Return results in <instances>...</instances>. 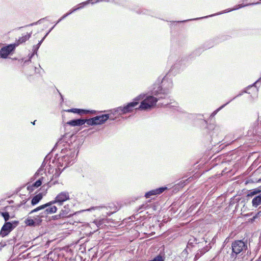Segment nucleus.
<instances>
[{
    "instance_id": "obj_24",
    "label": "nucleus",
    "mask_w": 261,
    "mask_h": 261,
    "mask_svg": "<svg viewBox=\"0 0 261 261\" xmlns=\"http://www.w3.org/2000/svg\"><path fill=\"white\" fill-rule=\"evenodd\" d=\"M25 223L29 226H33L35 224V222L32 219H27L25 220Z\"/></svg>"
},
{
    "instance_id": "obj_9",
    "label": "nucleus",
    "mask_w": 261,
    "mask_h": 261,
    "mask_svg": "<svg viewBox=\"0 0 261 261\" xmlns=\"http://www.w3.org/2000/svg\"><path fill=\"white\" fill-rule=\"evenodd\" d=\"M13 228L14 227L11 223H5L1 229L0 236L2 237L6 236L13 229Z\"/></svg>"
},
{
    "instance_id": "obj_33",
    "label": "nucleus",
    "mask_w": 261,
    "mask_h": 261,
    "mask_svg": "<svg viewBox=\"0 0 261 261\" xmlns=\"http://www.w3.org/2000/svg\"><path fill=\"white\" fill-rule=\"evenodd\" d=\"M93 0H89V1H91V3H92V4L94 3V2H93Z\"/></svg>"
},
{
    "instance_id": "obj_37",
    "label": "nucleus",
    "mask_w": 261,
    "mask_h": 261,
    "mask_svg": "<svg viewBox=\"0 0 261 261\" xmlns=\"http://www.w3.org/2000/svg\"><path fill=\"white\" fill-rule=\"evenodd\" d=\"M230 101H232V99H230V101H229L228 102V103H229V102H230Z\"/></svg>"
},
{
    "instance_id": "obj_3",
    "label": "nucleus",
    "mask_w": 261,
    "mask_h": 261,
    "mask_svg": "<svg viewBox=\"0 0 261 261\" xmlns=\"http://www.w3.org/2000/svg\"><path fill=\"white\" fill-rule=\"evenodd\" d=\"M70 199L69 193L67 191L61 192L59 193L55 198V200L48 202L46 204L40 205L37 208L31 210L30 214L37 212L40 210H44L47 206L51 205V204L58 203L59 205H62L63 202Z\"/></svg>"
},
{
    "instance_id": "obj_10",
    "label": "nucleus",
    "mask_w": 261,
    "mask_h": 261,
    "mask_svg": "<svg viewBox=\"0 0 261 261\" xmlns=\"http://www.w3.org/2000/svg\"><path fill=\"white\" fill-rule=\"evenodd\" d=\"M166 187H162L154 190H151L145 194L146 198H149L152 195H159L162 193L166 189Z\"/></svg>"
},
{
    "instance_id": "obj_19",
    "label": "nucleus",
    "mask_w": 261,
    "mask_h": 261,
    "mask_svg": "<svg viewBox=\"0 0 261 261\" xmlns=\"http://www.w3.org/2000/svg\"><path fill=\"white\" fill-rule=\"evenodd\" d=\"M123 107H118L117 108H116V109L114 110L113 111V113H112V115H122V114H125V113H123ZM113 117V116H112Z\"/></svg>"
},
{
    "instance_id": "obj_36",
    "label": "nucleus",
    "mask_w": 261,
    "mask_h": 261,
    "mask_svg": "<svg viewBox=\"0 0 261 261\" xmlns=\"http://www.w3.org/2000/svg\"><path fill=\"white\" fill-rule=\"evenodd\" d=\"M215 14H214V15H211V16H214Z\"/></svg>"
},
{
    "instance_id": "obj_28",
    "label": "nucleus",
    "mask_w": 261,
    "mask_h": 261,
    "mask_svg": "<svg viewBox=\"0 0 261 261\" xmlns=\"http://www.w3.org/2000/svg\"><path fill=\"white\" fill-rule=\"evenodd\" d=\"M15 240H10L9 242V244H13L14 243H15Z\"/></svg>"
},
{
    "instance_id": "obj_12",
    "label": "nucleus",
    "mask_w": 261,
    "mask_h": 261,
    "mask_svg": "<svg viewBox=\"0 0 261 261\" xmlns=\"http://www.w3.org/2000/svg\"><path fill=\"white\" fill-rule=\"evenodd\" d=\"M89 3V1H87L86 2H84L82 3H81L79 5L80 6L79 7H77L76 8L73 9L72 10H70L68 13L65 14L58 21V22H59L60 21H61L62 19L66 17L68 15H70L73 12L75 11L76 10L82 8L84 7L86 5L88 4Z\"/></svg>"
},
{
    "instance_id": "obj_1",
    "label": "nucleus",
    "mask_w": 261,
    "mask_h": 261,
    "mask_svg": "<svg viewBox=\"0 0 261 261\" xmlns=\"http://www.w3.org/2000/svg\"><path fill=\"white\" fill-rule=\"evenodd\" d=\"M164 89L161 88L159 90H157L153 92L154 94L158 97H154L152 96H148L144 98L141 102L138 109L141 110H148L153 108L156 104L158 99L165 98L167 94V90L171 89L172 87L171 82L167 81V79L164 77L162 82Z\"/></svg>"
},
{
    "instance_id": "obj_8",
    "label": "nucleus",
    "mask_w": 261,
    "mask_h": 261,
    "mask_svg": "<svg viewBox=\"0 0 261 261\" xmlns=\"http://www.w3.org/2000/svg\"><path fill=\"white\" fill-rule=\"evenodd\" d=\"M15 49L14 44H10L1 48L0 56L2 58H6Z\"/></svg>"
},
{
    "instance_id": "obj_34",
    "label": "nucleus",
    "mask_w": 261,
    "mask_h": 261,
    "mask_svg": "<svg viewBox=\"0 0 261 261\" xmlns=\"http://www.w3.org/2000/svg\"><path fill=\"white\" fill-rule=\"evenodd\" d=\"M241 95V94H238L236 97L239 96Z\"/></svg>"
},
{
    "instance_id": "obj_31",
    "label": "nucleus",
    "mask_w": 261,
    "mask_h": 261,
    "mask_svg": "<svg viewBox=\"0 0 261 261\" xmlns=\"http://www.w3.org/2000/svg\"><path fill=\"white\" fill-rule=\"evenodd\" d=\"M54 217H55V219H58L59 218H61L62 217H60L59 215L55 216Z\"/></svg>"
},
{
    "instance_id": "obj_22",
    "label": "nucleus",
    "mask_w": 261,
    "mask_h": 261,
    "mask_svg": "<svg viewBox=\"0 0 261 261\" xmlns=\"http://www.w3.org/2000/svg\"><path fill=\"white\" fill-rule=\"evenodd\" d=\"M103 219L96 220L93 223L97 227H100L103 223Z\"/></svg>"
},
{
    "instance_id": "obj_17",
    "label": "nucleus",
    "mask_w": 261,
    "mask_h": 261,
    "mask_svg": "<svg viewBox=\"0 0 261 261\" xmlns=\"http://www.w3.org/2000/svg\"><path fill=\"white\" fill-rule=\"evenodd\" d=\"M47 34H48V33H47V34L43 37V38L38 43V44L37 45V47H36L34 51V53L31 55V56L28 59H26V60H25L24 61L23 64H27L28 65V64H29L30 63V62H31L30 59L34 55V54H37V49H38V48L39 47L40 45H41V44L43 42V40L44 39L45 37H46V36Z\"/></svg>"
},
{
    "instance_id": "obj_38",
    "label": "nucleus",
    "mask_w": 261,
    "mask_h": 261,
    "mask_svg": "<svg viewBox=\"0 0 261 261\" xmlns=\"http://www.w3.org/2000/svg\"><path fill=\"white\" fill-rule=\"evenodd\" d=\"M259 80H261V77L259 79L258 81Z\"/></svg>"
},
{
    "instance_id": "obj_21",
    "label": "nucleus",
    "mask_w": 261,
    "mask_h": 261,
    "mask_svg": "<svg viewBox=\"0 0 261 261\" xmlns=\"http://www.w3.org/2000/svg\"><path fill=\"white\" fill-rule=\"evenodd\" d=\"M83 120L85 121V123H87L89 125H93L96 124L94 117L88 119H83Z\"/></svg>"
},
{
    "instance_id": "obj_16",
    "label": "nucleus",
    "mask_w": 261,
    "mask_h": 261,
    "mask_svg": "<svg viewBox=\"0 0 261 261\" xmlns=\"http://www.w3.org/2000/svg\"><path fill=\"white\" fill-rule=\"evenodd\" d=\"M31 35V33H26L22 37H19V39L17 40V45H18L20 44H22L23 42H25L30 38Z\"/></svg>"
},
{
    "instance_id": "obj_35",
    "label": "nucleus",
    "mask_w": 261,
    "mask_h": 261,
    "mask_svg": "<svg viewBox=\"0 0 261 261\" xmlns=\"http://www.w3.org/2000/svg\"><path fill=\"white\" fill-rule=\"evenodd\" d=\"M35 121H34L33 122H32V123H33V124H35Z\"/></svg>"
},
{
    "instance_id": "obj_25",
    "label": "nucleus",
    "mask_w": 261,
    "mask_h": 261,
    "mask_svg": "<svg viewBox=\"0 0 261 261\" xmlns=\"http://www.w3.org/2000/svg\"><path fill=\"white\" fill-rule=\"evenodd\" d=\"M228 103V102H227L226 103L222 105L221 107H220L219 108L217 109L216 111H215L212 114V115L214 116L217 114V113L221 109H222L223 108H224L226 105H227Z\"/></svg>"
},
{
    "instance_id": "obj_20",
    "label": "nucleus",
    "mask_w": 261,
    "mask_h": 261,
    "mask_svg": "<svg viewBox=\"0 0 261 261\" xmlns=\"http://www.w3.org/2000/svg\"><path fill=\"white\" fill-rule=\"evenodd\" d=\"M260 192V190H259L258 189H255L252 190H251L249 193L248 194V196L249 197H252V196H257L258 194H259Z\"/></svg>"
},
{
    "instance_id": "obj_27",
    "label": "nucleus",
    "mask_w": 261,
    "mask_h": 261,
    "mask_svg": "<svg viewBox=\"0 0 261 261\" xmlns=\"http://www.w3.org/2000/svg\"><path fill=\"white\" fill-rule=\"evenodd\" d=\"M61 143V140H60L59 141H58V142L56 144L57 147L59 146L60 145Z\"/></svg>"
},
{
    "instance_id": "obj_26",
    "label": "nucleus",
    "mask_w": 261,
    "mask_h": 261,
    "mask_svg": "<svg viewBox=\"0 0 261 261\" xmlns=\"http://www.w3.org/2000/svg\"><path fill=\"white\" fill-rule=\"evenodd\" d=\"M2 216L4 218L5 221H7L9 218V215L8 212H5L2 213Z\"/></svg>"
},
{
    "instance_id": "obj_7",
    "label": "nucleus",
    "mask_w": 261,
    "mask_h": 261,
    "mask_svg": "<svg viewBox=\"0 0 261 261\" xmlns=\"http://www.w3.org/2000/svg\"><path fill=\"white\" fill-rule=\"evenodd\" d=\"M96 125L101 124L105 123L108 119L114 120V118L112 116V113L103 114L94 117Z\"/></svg>"
},
{
    "instance_id": "obj_11",
    "label": "nucleus",
    "mask_w": 261,
    "mask_h": 261,
    "mask_svg": "<svg viewBox=\"0 0 261 261\" xmlns=\"http://www.w3.org/2000/svg\"><path fill=\"white\" fill-rule=\"evenodd\" d=\"M67 124H68L72 126H81L85 124L83 119H74L68 121Z\"/></svg>"
},
{
    "instance_id": "obj_30",
    "label": "nucleus",
    "mask_w": 261,
    "mask_h": 261,
    "mask_svg": "<svg viewBox=\"0 0 261 261\" xmlns=\"http://www.w3.org/2000/svg\"><path fill=\"white\" fill-rule=\"evenodd\" d=\"M66 151H67V149H62V152L63 153H65Z\"/></svg>"
},
{
    "instance_id": "obj_23",
    "label": "nucleus",
    "mask_w": 261,
    "mask_h": 261,
    "mask_svg": "<svg viewBox=\"0 0 261 261\" xmlns=\"http://www.w3.org/2000/svg\"><path fill=\"white\" fill-rule=\"evenodd\" d=\"M66 111L68 112H73L74 113H80L81 112H85V111L83 110L77 109H71L67 110Z\"/></svg>"
},
{
    "instance_id": "obj_29",
    "label": "nucleus",
    "mask_w": 261,
    "mask_h": 261,
    "mask_svg": "<svg viewBox=\"0 0 261 261\" xmlns=\"http://www.w3.org/2000/svg\"><path fill=\"white\" fill-rule=\"evenodd\" d=\"M68 158V156H67V155H64V156H63V158H64V159L65 160V161H66V159H67Z\"/></svg>"
},
{
    "instance_id": "obj_13",
    "label": "nucleus",
    "mask_w": 261,
    "mask_h": 261,
    "mask_svg": "<svg viewBox=\"0 0 261 261\" xmlns=\"http://www.w3.org/2000/svg\"><path fill=\"white\" fill-rule=\"evenodd\" d=\"M252 203L254 207H257L261 204V193L254 197L252 200Z\"/></svg>"
},
{
    "instance_id": "obj_4",
    "label": "nucleus",
    "mask_w": 261,
    "mask_h": 261,
    "mask_svg": "<svg viewBox=\"0 0 261 261\" xmlns=\"http://www.w3.org/2000/svg\"><path fill=\"white\" fill-rule=\"evenodd\" d=\"M42 171V170H39L34 175V177L35 179H37V180L34 183L31 185H28L27 187V192L26 194H29V195H30V193L33 191L35 188H38L41 185L42 183L45 181L44 180V177L42 176L41 177L39 176L40 172Z\"/></svg>"
},
{
    "instance_id": "obj_6",
    "label": "nucleus",
    "mask_w": 261,
    "mask_h": 261,
    "mask_svg": "<svg viewBox=\"0 0 261 261\" xmlns=\"http://www.w3.org/2000/svg\"><path fill=\"white\" fill-rule=\"evenodd\" d=\"M145 97V95L141 94L137 97L134 101L129 103L127 106L123 108V113H127L131 112L134 108L138 104L139 101L142 100Z\"/></svg>"
},
{
    "instance_id": "obj_15",
    "label": "nucleus",
    "mask_w": 261,
    "mask_h": 261,
    "mask_svg": "<svg viewBox=\"0 0 261 261\" xmlns=\"http://www.w3.org/2000/svg\"><path fill=\"white\" fill-rule=\"evenodd\" d=\"M53 204H51V205L47 206L46 208H44L45 209L44 211V213L45 214H51L57 212V207L55 205H53Z\"/></svg>"
},
{
    "instance_id": "obj_2",
    "label": "nucleus",
    "mask_w": 261,
    "mask_h": 261,
    "mask_svg": "<svg viewBox=\"0 0 261 261\" xmlns=\"http://www.w3.org/2000/svg\"><path fill=\"white\" fill-rule=\"evenodd\" d=\"M20 203L17 204V206L21 207L27 210L30 211L32 206H34L38 204L39 202L42 199L43 195L42 193H39L38 194L35 196L32 199L31 204L28 203L30 195L29 194H20Z\"/></svg>"
},
{
    "instance_id": "obj_39",
    "label": "nucleus",
    "mask_w": 261,
    "mask_h": 261,
    "mask_svg": "<svg viewBox=\"0 0 261 261\" xmlns=\"http://www.w3.org/2000/svg\"><path fill=\"white\" fill-rule=\"evenodd\" d=\"M259 80H261V77L259 79L258 81Z\"/></svg>"
},
{
    "instance_id": "obj_40",
    "label": "nucleus",
    "mask_w": 261,
    "mask_h": 261,
    "mask_svg": "<svg viewBox=\"0 0 261 261\" xmlns=\"http://www.w3.org/2000/svg\"><path fill=\"white\" fill-rule=\"evenodd\" d=\"M259 80H261V77L259 79L258 81Z\"/></svg>"
},
{
    "instance_id": "obj_5",
    "label": "nucleus",
    "mask_w": 261,
    "mask_h": 261,
    "mask_svg": "<svg viewBox=\"0 0 261 261\" xmlns=\"http://www.w3.org/2000/svg\"><path fill=\"white\" fill-rule=\"evenodd\" d=\"M232 255L234 254L236 255L240 253L242 251L246 250L247 248V245L242 240L236 241L232 243Z\"/></svg>"
},
{
    "instance_id": "obj_32",
    "label": "nucleus",
    "mask_w": 261,
    "mask_h": 261,
    "mask_svg": "<svg viewBox=\"0 0 261 261\" xmlns=\"http://www.w3.org/2000/svg\"><path fill=\"white\" fill-rule=\"evenodd\" d=\"M70 155L71 157V158H73L74 156V153H71Z\"/></svg>"
},
{
    "instance_id": "obj_14",
    "label": "nucleus",
    "mask_w": 261,
    "mask_h": 261,
    "mask_svg": "<svg viewBox=\"0 0 261 261\" xmlns=\"http://www.w3.org/2000/svg\"><path fill=\"white\" fill-rule=\"evenodd\" d=\"M71 215L70 210L66 206L63 207L59 214V216L62 217V218L67 217Z\"/></svg>"
},
{
    "instance_id": "obj_18",
    "label": "nucleus",
    "mask_w": 261,
    "mask_h": 261,
    "mask_svg": "<svg viewBox=\"0 0 261 261\" xmlns=\"http://www.w3.org/2000/svg\"><path fill=\"white\" fill-rule=\"evenodd\" d=\"M259 3H255V4H258ZM254 3H252L251 4V5H254ZM250 4H247V5H243L242 4H240V5H239L238 6H236L234 8H233V9H227V10H225L224 12H220V13H217V14L218 15V14H221L223 13H225V12H230V11H233V10H237V9H239L240 8H243L245 6H248Z\"/></svg>"
}]
</instances>
